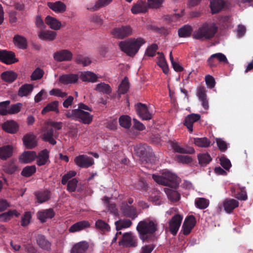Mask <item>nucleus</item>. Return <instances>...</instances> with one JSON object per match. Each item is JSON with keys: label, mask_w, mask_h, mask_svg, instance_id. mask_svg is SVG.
Listing matches in <instances>:
<instances>
[{"label": "nucleus", "mask_w": 253, "mask_h": 253, "mask_svg": "<svg viewBox=\"0 0 253 253\" xmlns=\"http://www.w3.org/2000/svg\"><path fill=\"white\" fill-rule=\"evenodd\" d=\"M31 218V212L30 211H27L25 212L24 214L21 217V225L23 227L27 226L30 222Z\"/></svg>", "instance_id": "obj_60"}, {"label": "nucleus", "mask_w": 253, "mask_h": 253, "mask_svg": "<svg viewBox=\"0 0 253 253\" xmlns=\"http://www.w3.org/2000/svg\"><path fill=\"white\" fill-rule=\"evenodd\" d=\"M152 178L156 182L161 185L175 187L178 184L177 176L169 171H165L162 176L153 174Z\"/></svg>", "instance_id": "obj_6"}, {"label": "nucleus", "mask_w": 253, "mask_h": 253, "mask_svg": "<svg viewBox=\"0 0 253 253\" xmlns=\"http://www.w3.org/2000/svg\"><path fill=\"white\" fill-rule=\"evenodd\" d=\"M145 42L141 38L130 39L119 42V46L122 51L129 56H134L138 51L140 46Z\"/></svg>", "instance_id": "obj_3"}, {"label": "nucleus", "mask_w": 253, "mask_h": 253, "mask_svg": "<svg viewBox=\"0 0 253 253\" xmlns=\"http://www.w3.org/2000/svg\"><path fill=\"white\" fill-rule=\"evenodd\" d=\"M132 222L128 219H121L115 222L116 228L117 231H119L124 228H127L131 226Z\"/></svg>", "instance_id": "obj_44"}, {"label": "nucleus", "mask_w": 253, "mask_h": 253, "mask_svg": "<svg viewBox=\"0 0 253 253\" xmlns=\"http://www.w3.org/2000/svg\"><path fill=\"white\" fill-rule=\"evenodd\" d=\"M89 226L90 224L88 221L85 220L79 221L73 224L69 228V231L71 233L80 231L88 227Z\"/></svg>", "instance_id": "obj_30"}, {"label": "nucleus", "mask_w": 253, "mask_h": 253, "mask_svg": "<svg viewBox=\"0 0 253 253\" xmlns=\"http://www.w3.org/2000/svg\"><path fill=\"white\" fill-rule=\"evenodd\" d=\"M158 48V46L156 44H152L148 46L146 49L145 54L148 56L153 57L155 56L156 51Z\"/></svg>", "instance_id": "obj_62"}, {"label": "nucleus", "mask_w": 253, "mask_h": 253, "mask_svg": "<svg viewBox=\"0 0 253 253\" xmlns=\"http://www.w3.org/2000/svg\"><path fill=\"white\" fill-rule=\"evenodd\" d=\"M3 170L4 172L9 174H12L19 170L16 164V160H10L5 163L3 166Z\"/></svg>", "instance_id": "obj_21"}, {"label": "nucleus", "mask_w": 253, "mask_h": 253, "mask_svg": "<svg viewBox=\"0 0 253 253\" xmlns=\"http://www.w3.org/2000/svg\"><path fill=\"white\" fill-rule=\"evenodd\" d=\"M54 215V211L52 209L42 210L37 213L38 218L42 222H45L48 218H52Z\"/></svg>", "instance_id": "obj_22"}, {"label": "nucleus", "mask_w": 253, "mask_h": 253, "mask_svg": "<svg viewBox=\"0 0 253 253\" xmlns=\"http://www.w3.org/2000/svg\"><path fill=\"white\" fill-rule=\"evenodd\" d=\"M22 104L21 103H17L15 104L12 105L9 108V114H14L19 113L21 109Z\"/></svg>", "instance_id": "obj_61"}, {"label": "nucleus", "mask_w": 253, "mask_h": 253, "mask_svg": "<svg viewBox=\"0 0 253 253\" xmlns=\"http://www.w3.org/2000/svg\"><path fill=\"white\" fill-rule=\"evenodd\" d=\"M183 216L179 214H175L169 221V228L170 233L173 235H176L180 227Z\"/></svg>", "instance_id": "obj_10"}, {"label": "nucleus", "mask_w": 253, "mask_h": 253, "mask_svg": "<svg viewBox=\"0 0 253 253\" xmlns=\"http://www.w3.org/2000/svg\"><path fill=\"white\" fill-rule=\"evenodd\" d=\"M135 109L137 115L142 120H149L152 118V115L149 112L146 105L138 103L135 105Z\"/></svg>", "instance_id": "obj_14"}, {"label": "nucleus", "mask_w": 253, "mask_h": 253, "mask_svg": "<svg viewBox=\"0 0 253 253\" xmlns=\"http://www.w3.org/2000/svg\"><path fill=\"white\" fill-rule=\"evenodd\" d=\"M46 24L50 26L52 29L57 30L60 29L61 26V22L57 19L50 16H47L45 20Z\"/></svg>", "instance_id": "obj_40"}, {"label": "nucleus", "mask_w": 253, "mask_h": 253, "mask_svg": "<svg viewBox=\"0 0 253 253\" xmlns=\"http://www.w3.org/2000/svg\"><path fill=\"white\" fill-rule=\"evenodd\" d=\"M48 7L56 12L63 13L66 11V6L62 2L57 1L55 2H48Z\"/></svg>", "instance_id": "obj_33"}, {"label": "nucleus", "mask_w": 253, "mask_h": 253, "mask_svg": "<svg viewBox=\"0 0 253 253\" xmlns=\"http://www.w3.org/2000/svg\"><path fill=\"white\" fill-rule=\"evenodd\" d=\"M75 62L79 64L83 65L84 66H86L91 63V61L89 57L79 54L76 57Z\"/></svg>", "instance_id": "obj_52"}, {"label": "nucleus", "mask_w": 253, "mask_h": 253, "mask_svg": "<svg viewBox=\"0 0 253 253\" xmlns=\"http://www.w3.org/2000/svg\"><path fill=\"white\" fill-rule=\"evenodd\" d=\"M201 118V116L198 114H191L186 117L184 122V125L187 127L189 131L192 132L193 123L198 121Z\"/></svg>", "instance_id": "obj_18"}, {"label": "nucleus", "mask_w": 253, "mask_h": 253, "mask_svg": "<svg viewBox=\"0 0 253 253\" xmlns=\"http://www.w3.org/2000/svg\"><path fill=\"white\" fill-rule=\"evenodd\" d=\"M89 247L86 241H82L76 244L72 248L71 253H85Z\"/></svg>", "instance_id": "obj_27"}, {"label": "nucleus", "mask_w": 253, "mask_h": 253, "mask_svg": "<svg viewBox=\"0 0 253 253\" xmlns=\"http://www.w3.org/2000/svg\"><path fill=\"white\" fill-rule=\"evenodd\" d=\"M77 172L74 170H71L67 173L64 174L62 178L61 183L63 185H65L67 182L69 181L72 177L75 176Z\"/></svg>", "instance_id": "obj_58"}, {"label": "nucleus", "mask_w": 253, "mask_h": 253, "mask_svg": "<svg viewBox=\"0 0 253 253\" xmlns=\"http://www.w3.org/2000/svg\"><path fill=\"white\" fill-rule=\"evenodd\" d=\"M13 215L16 217H18L20 215V213L16 210H9L7 212L0 213V222H7L10 220Z\"/></svg>", "instance_id": "obj_36"}, {"label": "nucleus", "mask_w": 253, "mask_h": 253, "mask_svg": "<svg viewBox=\"0 0 253 253\" xmlns=\"http://www.w3.org/2000/svg\"><path fill=\"white\" fill-rule=\"evenodd\" d=\"M129 87V83L126 78H125L121 82L119 86L118 94H126L128 90Z\"/></svg>", "instance_id": "obj_49"}, {"label": "nucleus", "mask_w": 253, "mask_h": 253, "mask_svg": "<svg viewBox=\"0 0 253 253\" xmlns=\"http://www.w3.org/2000/svg\"><path fill=\"white\" fill-rule=\"evenodd\" d=\"M37 158V164L39 166L45 165L49 159V151L47 149L41 151Z\"/></svg>", "instance_id": "obj_35"}, {"label": "nucleus", "mask_w": 253, "mask_h": 253, "mask_svg": "<svg viewBox=\"0 0 253 253\" xmlns=\"http://www.w3.org/2000/svg\"><path fill=\"white\" fill-rule=\"evenodd\" d=\"M17 77V75L13 71H7L3 72L1 74V79L5 82L11 83L13 82Z\"/></svg>", "instance_id": "obj_43"}, {"label": "nucleus", "mask_w": 253, "mask_h": 253, "mask_svg": "<svg viewBox=\"0 0 253 253\" xmlns=\"http://www.w3.org/2000/svg\"><path fill=\"white\" fill-rule=\"evenodd\" d=\"M112 33L115 37L123 39L130 36L132 33V29L130 26H122L114 29Z\"/></svg>", "instance_id": "obj_12"}, {"label": "nucleus", "mask_w": 253, "mask_h": 253, "mask_svg": "<svg viewBox=\"0 0 253 253\" xmlns=\"http://www.w3.org/2000/svg\"><path fill=\"white\" fill-rule=\"evenodd\" d=\"M55 32L50 31H41L39 34V38L42 40L53 41L56 36Z\"/></svg>", "instance_id": "obj_42"}, {"label": "nucleus", "mask_w": 253, "mask_h": 253, "mask_svg": "<svg viewBox=\"0 0 253 253\" xmlns=\"http://www.w3.org/2000/svg\"><path fill=\"white\" fill-rule=\"evenodd\" d=\"M33 88V84H23L19 88L18 95L20 97L27 96L31 93Z\"/></svg>", "instance_id": "obj_38"}, {"label": "nucleus", "mask_w": 253, "mask_h": 253, "mask_svg": "<svg viewBox=\"0 0 253 253\" xmlns=\"http://www.w3.org/2000/svg\"><path fill=\"white\" fill-rule=\"evenodd\" d=\"M38 202L42 204L44 203L50 198V192L48 190L39 191L35 194Z\"/></svg>", "instance_id": "obj_41"}, {"label": "nucleus", "mask_w": 253, "mask_h": 253, "mask_svg": "<svg viewBox=\"0 0 253 253\" xmlns=\"http://www.w3.org/2000/svg\"><path fill=\"white\" fill-rule=\"evenodd\" d=\"M23 141L24 144L28 149H33L36 145V138L33 134H27L23 138Z\"/></svg>", "instance_id": "obj_32"}, {"label": "nucleus", "mask_w": 253, "mask_h": 253, "mask_svg": "<svg viewBox=\"0 0 253 253\" xmlns=\"http://www.w3.org/2000/svg\"><path fill=\"white\" fill-rule=\"evenodd\" d=\"M74 162L77 166L81 168H88L94 163L92 158L85 155H80L76 157Z\"/></svg>", "instance_id": "obj_11"}, {"label": "nucleus", "mask_w": 253, "mask_h": 253, "mask_svg": "<svg viewBox=\"0 0 253 253\" xmlns=\"http://www.w3.org/2000/svg\"><path fill=\"white\" fill-rule=\"evenodd\" d=\"M59 101L55 100L48 103L42 110V114H45L46 113L50 111L55 112L56 114L59 113L58 109Z\"/></svg>", "instance_id": "obj_34"}, {"label": "nucleus", "mask_w": 253, "mask_h": 253, "mask_svg": "<svg viewBox=\"0 0 253 253\" xmlns=\"http://www.w3.org/2000/svg\"><path fill=\"white\" fill-rule=\"evenodd\" d=\"M157 230V223L149 219L139 221L136 226L139 237L143 242L149 240Z\"/></svg>", "instance_id": "obj_1"}, {"label": "nucleus", "mask_w": 253, "mask_h": 253, "mask_svg": "<svg viewBox=\"0 0 253 253\" xmlns=\"http://www.w3.org/2000/svg\"><path fill=\"white\" fill-rule=\"evenodd\" d=\"M15 53L11 51L0 50V61L6 64H12L18 62Z\"/></svg>", "instance_id": "obj_13"}, {"label": "nucleus", "mask_w": 253, "mask_h": 253, "mask_svg": "<svg viewBox=\"0 0 253 253\" xmlns=\"http://www.w3.org/2000/svg\"><path fill=\"white\" fill-rule=\"evenodd\" d=\"M137 241L136 236L131 232H126L123 235L121 240L119 242V244L126 247L134 248L137 246Z\"/></svg>", "instance_id": "obj_9"}, {"label": "nucleus", "mask_w": 253, "mask_h": 253, "mask_svg": "<svg viewBox=\"0 0 253 253\" xmlns=\"http://www.w3.org/2000/svg\"><path fill=\"white\" fill-rule=\"evenodd\" d=\"M79 77L83 82L95 83L98 77L94 73L90 71H84L81 73Z\"/></svg>", "instance_id": "obj_25"}, {"label": "nucleus", "mask_w": 253, "mask_h": 253, "mask_svg": "<svg viewBox=\"0 0 253 253\" xmlns=\"http://www.w3.org/2000/svg\"><path fill=\"white\" fill-rule=\"evenodd\" d=\"M223 0H212L211 2L210 6L212 13H216L222 10L224 6Z\"/></svg>", "instance_id": "obj_37"}, {"label": "nucleus", "mask_w": 253, "mask_h": 253, "mask_svg": "<svg viewBox=\"0 0 253 253\" xmlns=\"http://www.w3.org/2000/svg\"><path fill=\"white\" fill-rule=\"evenodd\" d=\"M196 219L194 216L191 215L187 216L182 226L183 233L185 235H189L196 224Z\"/></svg>", "instance_id": "obj_15"}, {"label": "nucleus", "mask_w": 253, "mask_h": 253, "mask_svg": "<svg viewBox=\"0 0 253 253\" xmlns=\"http://www.w3.org/2000/svg\"><path fill=\"white\" fill-rule=\"evenodd\" d=\"M198 159L199 164L202 166H205L208 164L211 160L210 155L208 153L200 154L198 155Z\"/></svg>", "instance_id": "obj_46"}, {"label": "nucleus", "mask_w": 253, "mask_h": 253, "mask_svg": "<svg viewBox=\"0 0 253 253\" xmlns=\"http://www.w3.org/2000/svg\"><path fill=\"white\" fill-rule=\"evenodd\" d=\"M36 241L40 248L46 251H50L51 243L44 235L38 234L36 236Z\"/></svg>", "instance_id": "obj_17"}, {"label": "nucleus", "mask_w": 253, "mask_h": 253, "mask_svg": "<svg viewBox=\"0 0 253 253\" xmlns=\"http://www.w3.org/2000/svg\"><path fill=\"white\" fill-rule=\"evenodd\" d=\"M120 126L126 128H129L131 126V118L127 115L121 116L119 118Z\"/></svg>", "instance_id": "obj_51"}, {"label": "nucleus", "mask_w": 253, "mask_h": 253, "mask_svg": "<svg viewBox=\"0 0 253 253\" xmlns=\"http://www.w3.org/2000/svg\"><path fill=\"white\" fill-rule=\"evenodd\" d=\"M95 226L103 232L109 231L110 230L109 224L101 219H98L96 221Z\"/></svg>", "instance_id": "obj_55"}, {"label": "nucleus", "mask_w": 253, "mask_h": 253, "mask_svg": "<svg viewBox=\"0 0 253 253\" xmlns=\"http://www.w3.org/2000/svg\"><path fill=\"white\" fill-rule=\"evenodd\" d=\"M112 1V0H98L93 6L88 8V9L93 11H96L102 7L108 5Z\"/></svg>", "instance_id": "obj_50"}, {"label": "nucleus", "mask_w": 253, "mask_h": 253, "mask_svg": "<svg viewBox=\"0 0 253 253\" xmlns=\"http://www.w3.org/2000/svg\"><path fill=\"white\" fill-rule=\"evenodd\" d=\"M134 151L141 159L142 164L152 163L154 161V154L152 149L146 144H139L135 146Z\"/></svg>", "instance_id": "obj_4"}, {"label": "nucleus", "mask_w": 253, "mask_h": 253, "mask_svg": "<svg viewBox=\"0 0 253 253\" xmlns=\"http://www.w3.org/2000/svg\"><path fill=\"white\" fill-rule=\"evenodd\" d=\"M58 135V133L54 132L52 127L47 125L42 128V139L45 142H47L50 144L54 145L56 144V141L54 137H57Z\"/></svg>", "instance_id": "obj_8"}, {"label": "nucleus", "mask_w": 253, "mask_h": 253, "mask_svg": "<svg viewBox=\"0 0 253 253\" xmlns=\"http://www.w3.org/2000/svg\"><path fill=\"white\" fill-rule=\"evenodd\" d=\"M2 127L5 131L11 134L15 133L18 130V125L14 121L5 122Z\"/></svg>", "instance_id": "obj_26"}, {"label": "nucleus", "mask_w": 253, "mask_h": 253, "mask_svg": "<svg viewBox=\"0 0 253 253\" xmlns=\"http://www.w3.org/2000/svg\"><path fill=\"white\" fill-rule=\"evenodd\" d=\"M209 205V201L205 198H199L195 200V205L200 209H205L208 207Z\"/></svg>", "instance_id": "obj_54"}, {"label": "nucleus", "mask_w": 253, "mask_h": 253, "mask_svg": "<svg viewBox=\"0 0 253 253\" xmlns=\"http://www.w3.org/2000/svg\"><path fill=\"white\" fill-rule=\"evenodd\" d=\"M239 202L233 199H226L223 203V206L225 211L228 213H231L233 210L238 207Z\"/></svg>", "instance_id": "obj_19"}, {"label": "nucleus", "mask_w": 253, "mask_h": 253, "mask_svg": "<svg viewBox=\"0 0 253 253\" xmlns=\"http://www.w3.org/2000/svg\"><path fill=\"white\" fill-rule=\"evenodd\" d=\"M37 157L35 151H25L19 157V161L23 163H29L34 161Z\"/></svg>", "instance_id": "obj_24"}, {"label": "nucleus", "mask_w": 253, "mask_h": 253, "mask_svg": "<svg viewBox=\"0 0 253 253\" xmlns=\"http://www.w3.org/2000/svg\"><path fill=\"white\" fill-rule=\"evenodd\" d=\"M165 192L167 193L169 199L172 202H177L180 199V194L176 191L166 189Z\"/></svg>", "instance_id": "obj_53"}, {"label": "nucleus", "mask_w": 253, "mask_h": 253, "mask_svg": "<svg viewBox=\"0 0 253 253\" xmlns=\"http://www.w3.org/2000/svg\"><path fill=\"white\" fill-rule=\"evenodd\" d=\"M205 82L207 86L210 88H212L215 85V81L214 78L210 75L205 76Z\"/></svg>", "instance_id": "obj_63"}, {"label": "nucleus", "mask_w": 253, "mask_h": 253, "mask_svg": "<svg viewBox=\"0 0 253 253\" xmlns=\"http://www.w3.org/2000/svg\"><path fill=\"white\" fill-rule=\"evenodd\" d=\"M36 172V167L34 165L25 167L22 170L21 174L26 177L32 176Z\"/></svg>", "instance_id": "obj_48"}, {"label": "nucleus", "mask_w": 253, "mask_h": 253, "mask_svg": "<svg viewBox=\"0 0 253 253\" xmlns=\"http://www.w3.org/2000/svg\"><path fill=\"white\" fill-rule=\"evenodd\" d=\"M13 153V148L10 145H6L0 148V158L6 160L10 157Z\"/></svg>", "instance_id": "obj_39"}, {"label": "nucleus", "mask_w": 253, "mask_h": 253, "mask_svg": "<svg viewBox=\"0 0 253 253\" xmlns=\"http://www.w3.org/2000/svg\"><path fill=\"white\" fill-rule=\"evenodd\" d=\"M217 31V27L214 24L205 23L193 32L192 37L194 39L201 41L211 40L213 38Z\"/></svg>", "instance_id": "obj_2"}, {"label": "nucleus", "mask_w": 253, "mask_h": 253, "mask_svg": "<svg viewBox=\"0 0 253 253\" xmlns=\"http://www.w3.org/2000/svg\"><path fill=\"white\" fill-rule=\"evenodd\" d=\"M43 75V71L40 68H37L32 74L31 79L32 81H36L41 79Z\"/></svg>", "instance_id": "obj_57"}, {"label": "nucleus", "mask_w": 253, "mask_h": 253, "mask_svg": "<svg viewBox=\"0 0 253 253\" xmlns=\"http://www.w3.org/2000/svg\"><path fill=\"white\" fill-rule=\"evenodd\" d=\"M192 30L191 26L185 25L178 30V35L181 38L189 37L191 34Z\"/></svg>", "instance_id": "obj_47"}, {"label": "nucleus", "mask_w": 253, "mask_h": 253, "mask_svg": "<svg viewBox=\"0 0 253 253\" xmlns=\"http://www.w3.org/2000/svg\"><path fill=\"white\" fill-rule=\"evenodd\" d=\"M171 146L174 152L181 154H193L195 153V150L192 147H189L187 149L181 147L178 142H171Z\"/></svg>", "instance_id": "obj_29"}, {"label": "nucleus", "mask_w": 253, "mask_h": 253, "mask_svg": "<svg viewBox=\"0 0 253 253\" xmlns=\"http://www.w3.org/2000/svg\"><path fill=\"white\" fill-rule=\"evenodd\" d=\"M148 9V6L145 2L139 0L135 3L131 9L132 13L136 14L140 13H145Z\"/></svg>", "instance_id": "obj_23"}, {"label": "nucleus", "mask_w": 253, "mask_h": 253, "mask_svg": "<svg viewBox=\"0 0 253 253\" xmlns=\"http://www.w3.org/2000/svg\"><path fill=\"white\" fill-rule=\"evenodd\" d=\"M13 42L14 44L20 49H25L27 48V40L22 36L15 35L13 39Z\"/></svg>", "instance_id": "obj_28"}, {"label": "nucleus", "mask_w": 253, "mask_h": 253, "mask_svg": "<svg viewBox=\"0 0 253 253\" xmlns=\"http://www.w3.org/2000/svg\"><path fill=\"white\" fill-rule=\"evenodd\" d=\"M79 78L77 74H64L59 77V81L64 84H75L78 81Z\"/></svg>", "instance_id": "obj_20"}, {"label": "nucleus", "mask_w": 253, "mask_h": 253, "mask_svg": "<svg viewBox=\"0 0 253 253\" xmlns=\"http://www.w3.org/2000/svg\"><path fill=\"white\" fill-rule=\"evenodd\" d=\"M53 57L55 60L58 62L71 61L73 57V54L67 49H62L55 52Z\"/></svg>", "instance_id": "obj_16"}, {"label": "nucleus", "mask_w": 253, "mask_h": 253, "mask_svg": "<svg viewBox=\"0 0 253 253\" xmlns=\"http://www.w3.org/2000/svg\"><path fill=\"white\" fill-rule=\"evenodd\" d=\"M94 89L98 92L106 95H110L112 91L111 86L104 82L97 84Z\"/></svg>", "instance_id": "obj_31"}, {"label": "nucleus", "mask_w": 253, "mask_h": 253, "mask_svg": "<svg viewBox=\"0 0 253 253\" xmlns=\"http://www.w3.org/2000/svg\"><path fill=\"white\" fill-rule=\"evenodd\" d=\"M193 142L197 146L203 148L209 147L211 143V141L207 137L194 138Z\"/></svg>", "instance_id": "obj_45"}, {"label": "nucleus", "mask_w": 253, "mask_h": 253, "mask_svg": "<svg viewBox=\"0 0 253 253\" xmlns=\"http://www.w3.org/2000/svg\"><path fill=\"white\" fill-rule=\"evenodd\" d=\"M65 115L68 119H72L86 125L90 124L93 120V116L89 113L80 109L68 110Z\"/></svg>", "instance_id": "obj_5"}, {"label": "nucleus", "mask_w": 253, "mask_h": 253, "mask_svg": "<svg viewBox=\"0 0 253 253\" xmlns=\"http://www.w3.org/2000/svg\"><path fill=\"white\" fill-rule=\"evenodd\" d=\"M78 180L74 178L69 180L67 184V190L70 192H75L76 190Z\"/></svg>", "instance_id": "obj_56"}, {"label": "nucleus", "mask_w": 253, "mask_h": 253, "mask_svg": "<svg viewBox=\"0 0 253 253\" xmlns=\"http://www.w3.org/2000/svg\"><path fill=\"white\" fill-rule=\"evenodd\" d=\"M212 57H214L217 61L223 64H228V61L226 56L222 53H216L212 54Z\"/></svg>", "instance_id": "obj_59"}, {"label": "nucleus", "mask_w": 253, "mask_h": 253, "mask_svg": "<svg viewBox=\"0 0 253 253\" xmlns=\"http://www.w3.org/2000/svg\"><path fill=\"white\" fill-rule=\"evenodd\" d=\"M133 201L132 198H129L126 201L122 202L120 207V210L124 216L132 220H134L138 216L136 208L131 205Z\"/></svg>", "instance_id": "obj_7"}, {"label": "nucleus", "mask_w": 253, "mask_h": 253, "mask_svg": "<svg viewBox=\"0 0 253 253\" xmlns=\"http://www.w3.org/2000/svg\"><path fill=\"white\" fill-rule=\"evenodd\" d=\"M219 160L221 166L226 170H229L231 167L230 160L225 157H221Z\"/></svg>", "instance_id": "obj_64"}]
</instances>
